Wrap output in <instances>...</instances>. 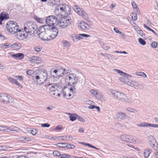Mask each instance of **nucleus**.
<instances>
[{
    "mask_svg": "<svg viewBox=\"0 0 158 158\" xmlns=\"http://www.w3.org/2000/svg\"><path fill=\"white\" fill-rule=\"evenodd\" d=\"M70 7L65 4H60L57 6L54 12L57 16L67 17L68 15H70Z\"/></svg>",
    "mask_w": 158,
    "mask_h": 158,
    "instance_id": "obj_1",
    "label": "nucleus"
},
{
    "mask_svg": "<svg viewBox=\"0 0 158 158\" xmlns=\"http://www.w3.org/2000/svg\"><path fill=\"white\" fill-rule=\"evenodd\" d=\"M50 27L48 26H42L39 28L38 33L39 37L41 40L48 41L51 40L49 34L50 30H48Z\"/></svg>",
    "mask_w": 158,
    "mask_h": 158,
    "instance_id": "obj_2",
    "label": "nucleus"
},
{
    "mask_svg": "<svg viewBox=\"0 0 158 158\" xmlns=\"http://www.w3.org/2000/svg\"><path fill=\"white\" fill-rule=\"evenodd\" d=\"M38 27L34 22L30 21L26 22L24 24V30L26 33L31 35L35 33L37 31Z\"/></svg>",
    "mask_w": 158,
    "mask_h": 158,
    "instance_id": "obj_3",
    "label": "nucleus"
},
{
    "mask_svg": "<svg viewBox=\"0 0 158 158\" xmlns=\"http://www.w3.org/2000/svg\"><path fill=\"white\" fill-rule=\"evenodd\" d=\"M78 80V77L73 73H69L65 77V81L68 83L72 88H74V86L76 84Z\"/></svg>",
    "mask_w": 158,
    "mask_h": 158,
    "instance_id": "obj_4",
    "label": "nucleus"
},
{
    "mask_svg": "<svg viewBox=\"0 0 158 158\" xmlns=\"http://www.w3.org/2000/svg\"><path fill=\"white\" fill-rule=\"evenodd\" d=\"M6 27L9 31L12 34L17 32L19 28L17 23L12 21H10L7 23Z\"/></svg>",
    "mask_w": 158,
    "mask_h": 158,
    "instance_id": "obj_5",
    "label": "nucleus"
},
{
    "mask_svg": "<svg viewBox=\"0 0 158 158\" xmlns=\"http://www.w3.org/2000/svg\"><path fill=\"white\" fill-rule=\"evenodd\" d=\"M47 24L44 26H48L49 27L54 26V24H57L58 23L59 20L58 18L54 16H49L45 20Z\"/></svg>",
    "mask_w": 158,
    "mask_h": 158,
    "instance_id": "obj_6",
    "label": "nucleus"
},
{
    "mask_svg": "<svg viewBox=\"0 0 158 158\" xmlns=\"http://www.w3.org/2000/svg\"><path fill=\"white\" fill-rule=\"evenodd\" d=\"M67 18H62L58 22L59 26L62 28H64L67 26L69 25L71 23V19L69 16V17L67 16Z\"/></svg>",
    "mask_w": 158,
    "mask_h": 158,
    "instance_id": "obj_7",
    "label": "nucleus"
},
{
    "mask_svg": "<svg viewBox=\"0 0 158 158\" xmlns=\"http://www.w3.org/2000/svg\"><path fill=\"white\" fill-rule=\"evenodd\" d=\"M148 139L149 140V143L156 151L155 154L156 158H158V144H157L156 145H155V143L156 141L154 137L152 136H149Z\"/></svg>",
    "mask_w": 158,
    "mask_h": 158,
    "instance_id": "obj_8",
    "label": "nucleus"
},
{
    "mask_svg": "<svg viewBox=\"0 0 158 158\" xmlns=\"http://www.w3.org/2000/svg\"><path fill=\"white\" fill-rule=\"evenodd\" d=\"M19 130V129L16 127H15L14 129L5 126L4 125L0 126V131H4L8 132H11L13 133H15L18 132Z\"/></svg>",
    "mask_w": 158,
    "mask_h": 158,
    "instance_id": "obj_9",
    "label": "nucleus"
},
{
    "mask_svg": "<svg viewBox=\"0 0 158 158\" xmlns=\"http://www.w3.org/2000/svg\"><path fill=\"white\" fill-rule=\"evenodd\" d=\"M11 97L6 94H0V102L4 103H7L10 102V99Z\"/></svg>",
    "mask_w": 158,
    "mask_h": 158,
    "instance_id": "obj_10",
    "label": "nucleus"
},
{
    "mask_svg": "<svg viewBox=\"0 0 158 158\" xmlns=\"http://www.w3.org/2000/svg\"><path fill=\"white\" fill-rule=\"evenodd\" d=\"M48 30H50V35L51 40L55 38L57 36L58 33V30L57 29L54 27V26L50 27V28H48Z\"/></svg>",
    "mask_w": 158,
    "mask_h": 158,
    "instance_id": "obj_11",
    "label": "nucleus"
},
{
    "mask_svg": "<svg viewBox=\"0 0 158 158\" xmlns=\"http://www.w3.org/2000/svg\"><path fill=\"white\" fill-rule=\"evenodd\" d=\"M128 77H131L129 76H124L119 78V80L127 85L131 86H132V84L133 81H132L131 80L128 79Z\"/></svg>",
    "mask_w": 158,
    "mask_h": 158,
    "instance_id": "obj_12",
    "label": "nucleus"
},
{
    "mask_svg": "<svg viewBox=\"0 0 158 158\" xmlns=\"http://www.w3.org/2000/svg\"><path fill=\"white\" fill-rule=\"evenodd\" d=\"M121 139L126 143H131L134 139L133 136L128 135H123L121 136Z\"/></svg>",
    "mask_w": 158,
    "mask_h": 158,
    "instance_id": "obj_13",
    "label": "nucleus"
},
{
    "mask_svg": "<svg viewBox=\"0 0 158 158\" xmlns=\"http://www.w3.org/2000/svg\"><path fill=\"white\" fill-rule=\"evenodd\" d=\"M53 154L54 156H58L60 158H70L71 156L69 155L66 154H62L61 155L59 151H54L53 152Z\"/></svg>",
    "mask_w": 158,
    "mask_h": 158,
    "instance_id": "obj_14",
    "label": "nucleus"
},
{
    "mask_svg": "<svg viewBox=\"0 0 158 158\" xmlns=\"http://www.w3.org/2000/svg\"><path fill=\"white\" fill-rule=\"evenodd\" d=\"M110 91L114 98L119 100L120 98H121L120 97L122 94L121 93L113 89H111Z\"/></svg>",
    "mask_w": 158,
    "mask_h": 158,
    "instance_id": "obj_15",
    "label": "nucleus"
},
{
    "mask_svg": "<svg viewBox=\"0 0 158 158\" xmlns=\"http://www.w3.org/2000/svg\"><path fill=\"white\" fill-rule=\"evenodd\" d=\"M19 33L17 34V36L18 38L20 40H23L26 39L27 37V34L28 33H25V31H21L20 29L19 30Z\"/></svg>",
    "mask_w": 158,
    "mask_h": 158,
    "instance_id": "obj_16",
    "label": "nucleus"
},
{
    "mask_svg": "<svg viewBox=\"0 0 158 158\" xmlns=\"http://www.w3.org/2000/svg\"><path fill=\"white\" fill-rule=\"evenodd\" d=\"M9 19V15L8 14L5 12L1 13L0 15V24L2 25L3 21Z\"/></svg>",
    "mask_w": 158,
    "mask_h": 158,
    "instance_id": "obj_17",
    "label": "nucleus"
},
{
    "mask_svg": "<svg viewBox=\"0 0 158 158\" xmlns=\"http://www.w3.org/2000/svg\"><path fill=\"white\" fill-rule=\"evenodd\" d=\"M56 69L58 72L59 71V73L61 75L62 77L64 75L68 73L67 71L66 70V69L62 66H57L56 67Z\"/></svg>",
    "mask_w": 158,
    "mask_h": 158,
    "instance_id": "obj_18",
    "label": "nucleus"
},
{
    "mask_svg": "<svg viewBox=\"0 0 158 158\" xmlns=\"http://www.w3.org/2000/svg\"><path fill=\"white\" fill-rule=\"evenodd\" d=\"M78 26L79 28L83 30H88L90 28L89 25L83 21L80 22Z\"/></svg>",
    "mask_w": 158,
    "mask_h": 158,
    "instance_id": "obj_19",
    "label": "nucleus"
},
{
    "mask_svg": "<svg viewBox=\"0 0 158 158\" xmlns=\"http://www.w3.org/2000/svg\"><path fill=\"white\" fill-rule=\"evenodd\" d=\"M30 61L34 63L40 64L42 62L41 58L37 56H32L30 58Z\"/></svg>",
    "mask_w": 158,
    "mask_h": 158,
    "instance_id": "obj_20",
    "label": "nucleus"
},
{
    "mask_svg": "<svg viewBox=\"0 0 158 158\" xmlns=\"http://www.w3.org/2000/svg\"><path fill=\"white\" fill-rule=\"evenodd\" d=\"M47 71L44 70L39 74L40 77L41 81L42 82V83H43L44 81H45L47 78Z\"/></svg>",
    "mask_w": 158,
    "mask_h": 158,
    "instance_id": "obj_21",
    "label": "nucleus"
},
{
    "mask_svg": "<svg viewBox=\"0 0 158 158\" xmlns=\"http://www.w3.org/2000/svg\"><path fill=\"white\" fill-rule=\"evenodd\" d=\"M51 72V75L54 77L59 78L62 77L61 75L59 73V71L58 72L56 69L53 70L52 71V70Z\"/></svg>",
    "mask_w": 158,
    "mask_h": 158,
    "instance_id": "obj_22",
    "label": "nucleus"
},
{
    "mask_svg": "<svg viewBox=\"0 0 158 158\" xmlns=\"http://www.w3.org/2000/svg\"><path fill=\"white\" fill-rule=\"evenodd\" d=\"M12 56L16 60H21L23 58L24 55L23 53H19L12 54Z\"/></svg>",
    "mask_w": 158,
    "mask_h": 158,
    "instance_id": "obj_23",
    "label": "nucleus"
},
{
    "mask_svg": "<svg viewBox=\"0 0 158 158\" xmlns=\"http://www.w3.org/2000/svg\"><path fill=\"white\" fill-rule=\"evenodd\" d=\"M126 117V114L123 112H119L116 115L117 119L123 120Z\"/></svg>",
    "mask_w": 158,
    "mask_h": 158,
    "instance_id": "obj_24",
    "label": "nucleus"
},
{
    "mask_svg": "<svg viewBox=\"0 0 158 158\" xmlns=\"http://www.w3.org/2000/svg\"><path fill=\"white\" fill-rule=\"evenodd\" d=\"M73 88L71 87L70 88L67 87L64 88L62 90V93L63 96L65 97L68 94L69 91L73 92Z\"/></svg>",
    "mask_w": 158,
    "mask_h": 158,
    "instance_id": "obj_25",
    "label": "nucleus"
},
{
    "mask_svg": "<svg viewBox=\"0 0 158 158\" xmlns=\"http://www.w3.org/2000/svg\"><path fill=\"white\" fill-rule=\"evenodd\" d=\"M131 86L134 87L135 88L139 89H142L144 88L143 85L135 81L133 82Z\"/></svg>",
    "mask_w": 158,
    "mask_h": 158,
    "instance_id": "obj_26",
    "label": "nucleus"
},
{
    "mask_svg": "<svg viewBox=\"0 0 158 158\" xmlns=\"http://www.w3.org/2000/svg\"><path fill=\"white\" fill-rule=\"evenodd\" d=\"M22 47L21 44L19 43H14L10 46V47L14 50H17L19 49Z\"/></svg>",
    "mask_w": 158,
    "mask_h": 158,
    "instance_id": "obj_27",
    "label": "nucleus"
},
{
    "mask_svg": "<svg viewBox=\"0 0 158 158\" xmlns=\"http://www.w3.org/2000/svg\"><path fill=\"white\" fill-rule=\"evenodd\" d=\"M71 36L72 40L74 42L77 41L82 39L81 37L79 36V35L72 34Z\"/></svg>",
    "mask_w": 158,
    "mask_h": 158,
    "instance_id": "obj_28",
    "label": "nucleus"
},
{
    "mask_svg": "<svg viewBox=\"0 0 158 158\" xmlns=\"http://www.w3.org/2000/svg\"><path fill=\"white\" fill-rule=\"evenodd\" d=\"M152 152V150L151 149L148 148L145 149L144 151L143 154L145 158H147Z\"/></svg>",
    "mask_w": 158,
    "mask_h": 158,
    "instance_id": "obj_29",
    "label": "nucleus"
},
{
    "mask_svg": "<svg viewBox=\"0 0 158 158\" xmlns=\"http://www.w3.org/2000/svg\"><path fill=\"white\" fill-rule=\"evenodd\" d=\"M60 2V0H48V3L51 6H53L58 4Z\"/></svg>",
    "mask_w": 158,
    "mask_h": 158,
    "instance_id": "obj_30",
    "label": "nucleus"
},
{
    "mask_svg": "<svg viewBox=\"0 0 158 158\" xmlns=\"http://www.w3.org/2000/svg\"><path fill=\"white\" fill-rule=\"evenodd\" d=\"M76 12L80 16H87V14L81 8H80L77 10H76Z\"/></svg>",
    "mask_w": 158,
    "mask_h": 158,
    "instance_id": "obj_31",
    "label": "nucleus"
},
{
    "mask_svg": "<svg viewBox=\"0 0 158 158\" xmlns=\"http://www.w3.org/2000/svg\"><path fill=\"white\" fill-rule=\"evenodd\" d=\"M114 71L115 72L118 73L120 74V75L122 76H129L130 77H131V76L130 75H128L127 74L123 72L122 71L118 69H114Z\"/></svg>",
    "mask_w": 158,
    "mask_h": 158,
    "instance_id": "obj_32",
    "label": "nucleus"
},
{
    "mask_svg": "<svg viewBox=\"0 0 158 158\" xmlns=\"http://www.w3.org/2000/svg\"><path fill=\"white\" fill-rule=\"evenodd\" d=\"M57 87L58 86L56 85H52L49 89L50 94L51 93H52L54 92H58V90L57 88Z\"/></svg>",
    "mask_w": 158,
    "mask_h": 158,
    "instance_id": "obj_33",
    "label": "nucleus"
},
{
    "mask_svg": "<svg viewBox=\"0 0 158 158\" xmlns=\"http://www.w3.org/2000/svg\"><path fill=\"white\" fill-rule=\"evenodd\" d=\"M121 101L126 102L130 103L131 102L130 100L128 98L127 96L125 95V97H123L122 98H121Z\"/></svg>",
    "mask_w": 158,
    "mask_h": 158,
    "instance_id": "obj_34",
    "label": "nucleus"
},
{
    "mask_svg": "<svg viewBox=\"0 0 158 158\" xmlns=\"http://www.w3.org/2000/svg\"><path fill=\"white\" fill-rule=\"evenodd\" d=\"M61 43L65 47L68 48L70 46L69 43L66 40H63Z\"/></svg>",
    "mask_w": 158,
    "mask_h": 158,
    "instance_id": "obj_35",
    "label": "nucleus"
},
{
    "mask_svg": "<svg viewBox=\"0 0 158 158\" xmlns=\"http://www.w3.org/2000/svg\"><path fill=\"white\" fill-rule=\"evenodd\" d=\"M75 146L73 144L66 143L65 148L69 149H73L75 148Z\"/></svg>",
    "mask_w": 158,
    "mask_h": 158,
    "instance_id": "obj_36",
    "label": "nucleus"
},
{
    "mask_svg": "<svg viewBox=\"0 0 158 158\" xmlns=\"http://www.w3.org/2000/svg\"><path fill=\"white\" fill-rule=\"evenodd\" d=\"M143 27L145 28H146L149 31H152V32L155 35H157L156 34V32H155V31L152 29L151 28L149 27H148L146 24H144L143 25Z\"/></svg>",
    "mask_w": 158,
    "mask_h": 158,
    "instance_id": "obj_37",
    "label": "nucleus"
},
{
    "mask_svg": "<svg viewBox=\"0 0 158 158\" xmlns=\"http://www.w3.org/2000/svg\"><path fill=\"white\" fill-rule=\"evenodd\" d=\"M10 44L9 43H6L5 44H1V47L4 48H7L9 47H10Z\"/></svg>",
    "mask_w": 158,
    "mask_h": 158,
    "instance_id": "obj_38",
    "label": "nucleus"
},
{
    "mask_svg": "<svg viewBox=\"0 0 158 158\" xmlns=\"http://www.w3.org/2000/svg\"><path fill=\"white\" fill-rule=\"evenodd\" d=\"M40 78V77L39 75L36 76L35 77V79L37 81V83L39 84L42 83V82L41 81Z\"/></svg>",
    "mask_w": 158,
    "mask_h": 158,
    "instance_id": "obj_39",
    "label": "nucleus"
},
{
    "mask_svg": "<svg viewBox=\"0 0 158 158\" xmlns=\"http://www.w3.org/2000/svg\"><path fill=\"white\" fill-rule=\"evenodd\" d=\"M138 41L139 43L142 45H144L146 44L145 41L141 38H139Z\"/></svg>",
    "mask_w": 158,
    "mask_h": 158,
    "instance_id": "obj_40",
    "label": "nucleus"
},
{
    "mask_svg": "<svg viewBox=\"0 0 158 158\" xmlns=\"http://www.w3.org/2000/svg\"><path fill=\"white\" fill-rule=\"evenodd\" d=\"M100 54L103 56H106L109 59H110V57L113 56L112 55L109 54L103 53L102 52L100 53Z\"/></svg>",
    "mask_w": 158,
    "mask_h": 158,
    "instance_id": "obj_41",
    "label": "nucleus"
},
{
    "mask_svg": "<svg viewBox=\"0 0 158 158\" xmlns=\"http://www.w3.org/2000/svg\"><path fill=\"white\" fill-rule=\"evenodd\" d=\"M131 17L132 19L134 21L136 20L137 19V15L136 14L132 13L131 15Z\"/></svg>",
    "mask_w": 158,
    "mask_h": 158,
    "instance_id": "obj_42",
    "label": "nucleus"
},
{
    "mask_svg": "<svg viewBox=\"0 0 158 158\" xmlns=\"http://www.w3.org/2000/svg\"><path fill=\"white\" fill-rule=\"evenodd\" d=\"M66 143H58L57 145L59 147L65 148Z\"/></svg>",
    "mask_w": 158,
    "mask_h": 158,
    "instance_id": "obj_43",
    "label": "nucleus"
},
{
    "mask_svg": "<svg viewBox=\"0 0 158 158\" xmlns=\"http://www.w3.org/2000/svg\"><path fill=\"white\" fill-rule=\"evenodd\" d=\"M126 110L128 111L131 112H135V111L136 112L137 111L135 109L130 107L127 108Z\"/></svg>",
    "mask_w": 158,
    "mask_h": 158,
    "instance_id": "obj_44",
    "label": "nucleus"
},
{
    "mask_svg": "<svg viewBox=\"0 0 158 158\" xmlns=\"http://www.w3.org/2000/svg\"><path fill=\"white\" fill-rule=\"evenodd\" d=\"M34 48L36 52H38L41 50L42 48L40 46H37L34 47Z\"/></svg>",
    "mask_w": 158,
    "mask_h": 158,
    "instance_id": "obj_45",
    "label": "nucleus"
},
{
    "mask_svg": "<svg viewBox=\"0 0 158 158\" xmlns=\"http://www.w3.org/2000/svg\"><path fill=\"white\" fill-rule=\"evenodd\" d=\"M90 93L92 95L96 97L98 94L97 92L94 89H92L90 91Z\"/></svg>",
    "mask_w": 158,
    "mask_h": 158,
    "instance_id": "obj_46",
    "label": "nucleus"
},
{
    "mask_svg": "<svg viewBox=\"0 0 158 158\" xmlns=\"http://www.w3.org/2000/svg\"><path fill=\"white\" fill-rule=\"evenodd\" d=\"M158 45V44L155 41H154L151 44L152 47L153 48H156Z\"/></svg>",
    "mask_w": 158,
    "mask_h": 158,
    "instance_id": "obj_47",
    "label": "nucleus"
},
{
    "mask_svg": "<svg viewBox=\"0 0 158 158\" xmlns=\"http://www.w3.org/2000/svg\"><path fill=\"white\" fill-rule=\"evenodd\" d=\"M36 21L39 23H42L43 20L41 18L37 17V16L34 17Z\"/></svg>",
    "mask_w": 158,
    "mask_h": 158,
    "instance_id": "obj_48",
    "label": "nucleus"
},
{
    "mask_svg": "<svg viewBox=\"0 0 158 158\" xmlns=\"http://www.w3.org/2000/svg\"><path fill=\"white\" fill-rule=\"evenodd\" d=\"M41 126L42 127H49L50 126V124L48 123H45L43 124H41Z\"/></svg>",
    "mask_w": 158,
    "mask_h": 158,
    "instance_id": "obj_49",
    "label": "nucleus"
},
{
    "mask_svg": "<svg viewBox=\"0 0 158 158\" xmlns=\"http://www.w3.org/2000/svg\"><path fill=\"white\" fill-rule=\"evenodd\" d=\"M69 117L70 118V120L72 121H75L76 119V117L73 115L69 116Z\"/></svg>",
    "mask_w": 158,
    "mask_h": 158,
    "instance_id": "obj_50",
    "label": "nucleus"
},
{
    "mask_svg": "<svg viewBox=\"0 0 158 158\" xmlns=\"http://www.w3.org/2000/svg\"><path fill=\"white\" fill-rule=\"evenodd\" d=\"M34 73V71L31 70H29L27 72V74L29 76L31 75Z\"/></svg>",
    "mask_w": 158,
    "mask_h": 158,
    "instance_id": "obj_51",
    "label": "nucleus"
},
{
    "mask_svg": "<svg viewBox=\"0 0 158 158\" xmlns=\"http://www.w3.org/2000/svg\"><path fill=\"white\" fill-rule=\"evenodd\" d=\"M102 47L105 50H108L110 48V47L107 45H106V44H103V45L102 46Z\"/></svg>",
    "mask_w": 158,
    "mask_h": 158,
    "instance_id": "obj_52",
    "label": "nucleus"
},
{
    "mask_svg": "<svg viewBox=\"0 0 158 158\" xmlns=\"http://www.w3.org/2000/svg\"><path fill=\"white\" fill-rule=\"evenodd\" d=\"M132 5L133 8H135L137 10H138V8H137V6L135 2H134L132 3Z\"/></svg>",
    "mask_w": 158,
    "mask_h": 158,
    "instance_id": "obj_53",
    "label": "nucleus"
},
{
    "mask_svg": "<svg viewBox=\"0 0 158 158\" xmlns=\"http://www.w3.org/2000/svg\"><path fill=\"white\" fill-rule=\"evenodd\" d=\"M79 36H81L84 37H90V35H89L84 34H79Z\"/></svg>",
    "mask_w": 158,
    "mask_h": 158,
    "instance_id": "obj_54",
    "label": "nucleus"
},
{
    "mask_svg": "<svg viewBox=\"0 0 158 158\" xmlns=\"http://www.w3.org/2000/svg\"><path fill=\"white\" fill-rule=\"evenodd\" d=\"M81 143L83 144V145L88 146H89L91 148H93L94 146L93 145H91V144H89L88 143H85L84 142H81Z\"/></svg>",
    "mask_w": 158,
    "mask_h": 158,
    "instance_id": "obj_55",
    "label": "nucleus"
},
{
    "mask_svg": "<svg viewBox=\"0 0 158 158\" xmlns=\"http://www.w3.org/2000/svg\"><path fill=\"white\" fill-rule=\"evenodd\" d=\"M8 79L9 81L13 83H14L15 81V80L13 79L12 78H11L10 77H8Z\"/></svg>",
    "mask_w": 158,
    "mask_h": 158,
    "instance_id": "obj_56",
    "label": "nucleus"
},
{
    "mask_svg": "<svg viewBox=\"0 0 158 158\" xmlns=\"http://www.w3.org/2000/svg\"><path fill=\"white\" fill-rule=\"evenodd\" d=\"M6 149V147L4 146H0V151L5 150Z\"/></svg>",
    "mask_w": 158,
    "mask_h": 158,
    "instance_id": "obj_57",
    "label": "nucleus"
},
{
    "mask_svg": "<svg viewBox=\"0 0 158 158\" xmlns=\"http://www.w3.org/2000/svg\"><path fill=\"white\" fill-rule=\"evenodd\" d=\"M15 77H16L20 81H22L23 79V77L21 76H16Z\"/></svg>",
    "mask_w": 158,
    "mask_h": 158,
    "instance_id": "obj_58",
    "label": "nucleus"
},
{
    "mask_svg": "<svg viewBox=\"0 0 158 158\" xmlns=\"http://www.w3.org/2000/svg\"><path fill=\"white\" fill-rule=\"evenodd\" d=\"M73 6V8L76 11V10H79V9L80 8H79L78 7V6L76 5H75Z\"/></svg>",
    "mask_w": 158,
    "mask_h": 158,
    "instance_id": "obj_59",
    "label": "nucleus"
},
{
    "mask_svg": "<svg viewBox=\"0 0 158 158\" xmlns=\"http://www.w3.org/2000/svg\"><path fill=\"white\" fill-rule=\"evenodd\" d=\"M139 34H140V36L142 37H143V36L145 35V34L143 33V32L141 30L139 31Z\"/></svg>",
    "mask_w": 158,
    "mask_h": 158,
    "instance_id": "obj_60",
    "label": "nucleus"
},
{
    "mask_svg": "<svg viewBox=\"0 0 158 158\" xmlns=\"http://www.w3.org/2000/svg\"><path fill=\"white\" fill-rule=\"evenodd\" d=\"M31 133L33 135H35L36 134V130H33L31 131Z\"/></svg>",
    "mask_w": 158,
    "mask_h": 158,
    "instance_id": "obj_61",
    "label": "nucleus"
},
{
    "mask_svg": "<svg viewBox=\"0 0 158 158\" xmlns=\"http://www.w3.org/2000/svg\"><path fill=\"white\" fill-rule=\"evenodd\" d=\"M78 119H79V121H81L82 122H84L85 121L84 119L83 118L81 117H79L78 118Z\"/></svg>",
    "mask_w": 158,
    "mask_h": 158,
    "instance_id": "obj_62",
    "label": "nucleus"
},
{
    "mask_svg": "<svg viewBox=\"0 0 158 158\" xmlns=\"http://www.w3.org/2000/svg\"><path fill=\"white\" fill-rule=\"evenodd\" d=\"M136 75L139 76H142L143 74V72H136Z\"/></svg>",
    "mask_w": 158,
    "mask_h": 158,
    "instance_id": "obj_63",
    "label": "nucleus"
},
{
    "mask_svg": "<svg viewBox=\"0 0 158 158\" xmlns=\"http://www.w3.org/2000/svg\"><path fill=\"white\" fill-rule=\"evenodd\" d=\"M95 106L93 105H90L89 106V108L91 109H93L95 108Z\"/></svg>",
    "mask_w": 158,
    "mask_h": 158,
    "instance_id": "obj_64",
    "label": "nucleus"
}]
</instances>
